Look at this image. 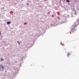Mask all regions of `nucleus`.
<instances>
[{
  "label": "nucleus",
  "mask_w": 79,
  "mask_h": 79,
  "mask_svg": "<svg viewBox=\"0 0 79 79\" xmlns=\"http://www.w3.org/2000/svg\"><path fill=\"white\" fill-rule=\"evenodd\" d=\"M77 25H79V22L78 21H77L74 23V25L73 26V30H75V28L77 27Z\"/></svg>",
  "instance_id": "f257e3e1"
},
{
  "label": "nucleus",
  "mask_w": 79,
  "mask_h": 79,
  "mask_svg": "<svg viewBox=\"0 0 79 79\" xmlns=\"http://www.w3.org/2000/svg\"><path fill=\"white\" fill-rule=\"evenodd\" d=\"M4 69V66L3 65H0V71H3Z\"/></svg>",
  "instance_id": "f03ea898"
},
{
  "label": "nucleus",
  "mask_w": 79,
  "mask_h": 79,
  "mask_svg": "<svg viewBox=\"0 0 79 79\" xmlns=\"http://www.w3.org/2000/svg\"><path fill=\"white\" fill-rule=\"evenodd\" d=\"M74 14V15H77V11H75Z\"/></svg>",
  "instance_id": "7ed1b4c3"
},
{
  "label": "nucleus",
  "mask_w": 79,
  "mask_h": 79,
  "mask_svg": "<svg viewBox=\"0 0 79 79\" xmlns=\"http://www.w3.org/2000/svg\"><path fill=\"white\" fill-rule=\"evenodd\" d=\"M11 22L10 21L8 22L7 23V24H10Z\"/></svg>",
  "instance_id": "20e7f679"
},
{
  "label": "nucleus",
  "mask_w": 79,
  "mask_h": 79,
  "mask_svg": "<svg viewBox=\"0 0 79 79\" xmlns=\"http://www.w3.org/2000/svg\"><path fill=\"white\" fill-rule=\"evenodd\" d=\"M1 61H2L3 60H4V59H3V58H2V57H1Z\"/></svg>",
  "instance_id": "39448f33"
},
{
  "label": "nucleus",
  "mask_w": 79,
  "mask_h": 79,
  "mask_svg": "<svg viewBox=\"0 0 79 79\" xmlns=\"http://www.w3.org/2000/svg\"><path fill=\"white\" fill-rule=\"evenodd\" d=\"M71 55L69 53H67V56L68 57V56H69V55Z\"/></svg>",
  "instance_id": "423d86ee"
},
{
  "label": "nucleus",
  "mask_w": 79,
  "mask_h": 79,
  "mask_svg": "<svg viewBox=\"0 0 79 79\" xmlns=\"http://www.w3.org/2000/svg\"><path fill=\"white\" fill-rule=\"evenodd\" d=\"M60 44V45H62V46H64V44L62 43H61Z\"/></svg>",
  "instance_id": "0eeeda50"
},
{
  "label": "nucleus",
  "mask_w": 79,
  "mask_h": 79,
  "mask_svg": "<svg viewBox=\"0 0 79 79\" xmlns=\"http://www.w3.org/2000/svg\"><path fill=\"white\" fill-rule=\"evenodd\" d=\"M66 2H67L68 3H69V0H66Z\"/></svg>",
  "instance_id": "6e6552de"
},
{
  "label": "nucleus",
  "mask_w": 79,
  "mask_h": 79,
  "mask_svg": "<svg viewBox=\"0 0 79 79\" xmlns=\"http://www.w3.org/2000/svg\"><path fill=\"white\" fill-rule=\"evenodd\" d=\"M17 43H18L19 45H20V43L19 42V41H18Z\"/></svg>",
  "instance_id": "1a4fd4ad"
}]
</instances>
